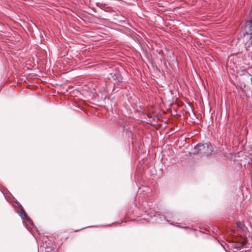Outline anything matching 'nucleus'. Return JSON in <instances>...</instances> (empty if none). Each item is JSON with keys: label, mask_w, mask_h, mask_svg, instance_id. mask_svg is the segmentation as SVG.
<instances>
[{"label": "nucleus", "mask_w": 252, "mask_h": 252, "mask_svg": "<svg viewBox=\"0 0 252 252\" xmlns=\"http://www.w3.org/2000/svg\"><path fill=\"white\" fill-rule=\"evenodd\" d=\"M20 216L23 220L26 219L28 220V221L30 223L31 225L32 224V220L29 217H27L26 212L24 210H22V211L20 213Z\"/></svg>", "instance_id": "nucleus-3"}, {"label": "nucleus", "mask_w": 252, "mask_h": 252, "mask_svg": "<svg viewBox=\"0 0 252 252\" xmlns=\"http://www.w3.org/2000/svg\"><path fill=\"white\" fill-rule=\"evenodd\" d=\"M237 226L239 227L240 229H243L244 226V224L241 222H238L236 223Z\"/></svg>", "instance_id": "nucleus-4"}, {"label": "nucleus", "mask_w": 252, "mask_h": 252, "mask_svg": "<svg viewBox=\"0 0 252 252\" xmlns=\"http://www.w3.org/2000/svg\"><path fill=\"white\" fill-rule=\"evenodd\" d=\"M212 146L210 143L198 144L194 147L195 153L208 155L212 152ZM195 154V153H194Z\"/></svg>", "instance_id": "nucleus-1"}, {"label": "nucleus", "mask_w": 252, "mask_h": 252, "mask_svg": "<svg viewBox=\"0 0 252 252\" xmlns=\"http://www.w3.org/2000/svg\"><path fill=\"white\" fill-rule=\"evenodd\" d=\"M245 30V37L246 39L245 45L247 47H252V19L247 22Z\"/></svg>", "instance_id": "nucleus-2"}]
</instances>
